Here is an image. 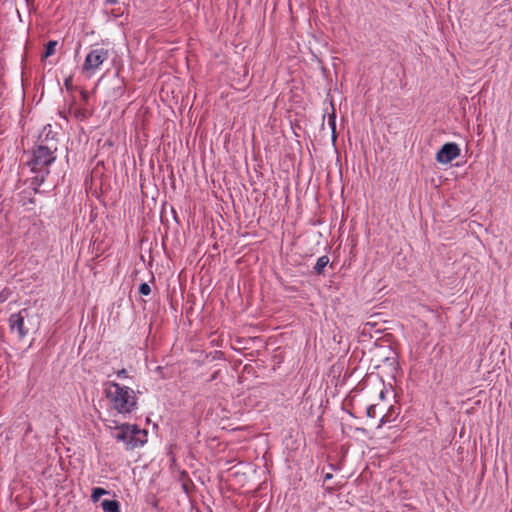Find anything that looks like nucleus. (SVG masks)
<instances>
[{
  "label": "nucleus",
  "mask_w": 512,
  "mask_h": 512,
  "mask_svg": "<svg viewBox=\"0 0 512 512\" xmlns=\"http://www.w3.org/2000/svg\"><path fill=\"white\" fill-rule=\"evenodd\" d=\"M104 392L110 407L119 414H130L137 408L135 391L114 381L104 385Z\"/></svg>",
  "instance_id": "nucleus-1"
},
{
  "label": "nucleus",
  "mask_w": 512,
  "mask_h": 512,
  "mask_svg": "<svg viewBox=\"0 0 512 512\" xmlns=\"http://www.w3.org/2000/svg\"><path fill=\"white\" fill-rule=\"evenodd\" d=\"M113 421L106 424L114 439L123 442L127 449H134L147 442V431L132 424L112 425Z\"/></svg>",
  "instance_id": "nucleus-2"
},
{
  "label": "nucleus",
  "mask_w": 512,
  "mask_h": 512,
  "mask_svg": "<svg viewBox=\"0 0 512 512\" xmlns=\"http://www.w3.org/2000/svg\"><path fill=\"white\" fill-rule=\"evenodd\" d=\"M57 146L54 142L39 144L32 152V158L28 162L33 172L40 173V181L43 182L45 175L49 173L48 166L56 159L55 151Z\"/></svg>",
  "instance_id": "nucleus-3"
},
{
  "label": "nucleus",
  "mask_w": 512,
  "mask_h": 512,
  "mask_svg": "<svg viewBox=\"0 0 512 512\" xmlns=\"http://www.w3.org/2000/svg\"><path fill=\"white\" fill-rule=\"evenodd\" d=\"M108 57L109 52L107 49L102 47L92 49L85 58L82 68L83 73L88 77L93 76Z\"/></svg>",
  "instance_id": "nucleus-4"
},
{
  "label": "nucleus",
  "mask_w": 512,
  "mask_h": 512,
  "mask_svg": "<svg viewBox=\"0 0 512 512\" xmlns=\"http://www.w3.org/2000/svg\"><path fill=\"white\" fill-rule=\"evenodd\" d=\"M460 148L456 143H445L436 154L437 162L448 164L460 155Z\"/></svg>",
  "instance_id": "nucleus-5"
},
{
  "label": "nucleus",
  "mask_w": 512,
  "mask_h": 512,
  "mask_svg": "<svg viewBox=\"0 0 512 512\" xmlns=\"http://www.w3.org/2000/svg\"><path fill=\"white\" fill-rule=\"evenodd\" d=\"M27 315V310L23 309L18 313L12 314L9 318V325L11 330L13 332H17L20 338L25 337L29 332V328L25 326V318Z\"/></svg>",
  "instance_id": "nucleus-6"
},
{
  "label": "nucleus",
  "mask_w": 512,
  "mask_h": 512,
  "mask_svg": "<svg viewBox=\"0 0 512 512\" xmlns=\"http://www.w3.org/2000/svg\"><path fill=\"white\" fill-rule=\"evenodd\" d=\"M101 507L104 512H120V504L116 500H104Z\"/></svg>",
  "instance_id": "nucleus-7"
},
{
  "label": "nucleus",
  "mask_w": 512,
  "mask_h": 512,
  "mask_svg": "<svg viewBox=\"0 0 512 512\" xmlns=\"http://www.w3.org/2000/svg\"><path fill=\"white\" fill-rule=\"evenodd\" d=\"M56 46H57L56 41H49L45 47L44 57L48 58V57L52 56L55 53Z\"/></svg>",
  "instance_id": "nucleus-8"
},
{
  "label": "nucleus",
  "mask_w": 512,
  "mask_h": 512,
  "mask_svg": "<svg viewBox=\"0 0 512 512\" xmlns=\"http://www.w3.org/2000/svg\"><path fill=\"white\" fill-rule=\"evenodd\" d=\"M329 262V258H318V261L314 267L315 271L318 274H321L324 270V268L327 266Z\"/></svg>",
  "instance_id": "nucleus-9"
},
{
  "label": "nucleus",
  "mask_w": 512,
  "mask_h": 512,
  "mask_svg": "<svg viewBox=\"0 0 512 512\" xmlns=\"http://www.w3.org/2000/svg\"><path fill=\"white\" fill-rule=\"evenodd\" d=\"M108 492L103 489V488H100V487H97V488H94L93 491H92V495H91V498L94 502H97L101 496L107 494Z\"/></svg>",
  "instance_id": "nucleus-10"
},
{
  "label": "nucleus",
  "mask_w": 512,
  "mask_h": 512,
  "mask_svg": "<svg viewBox=\"0 0 512 512\" xmlns=\"http://www.w3.org/2000/svg\"><path fill=\"white\" fill-rule=\"evenodd\" d=\"M151 292V288L147 283H142L139 287V293L141 295L147 296Z\"/></svg>",
  "instance_id": "nucleus-11"
},
{
  "label": "nucleus",
  "mask_w": 512,
  "mask_h": 512,
  "mask_svg": "<svg viewBox=\"0 0 512 512\" xmlns=\"http://www.w3.org/2000/svg\"><path fill=\"white\" fill-rule=\"evenodd\" d=\"M329 126L331 127L333 134H335V128H336L335 114H332L329 117ZM333 137L335 138V135H333Z\"/></svg>",
  "instance_id": "nucleus-12"
},
{
  "label": "nucleus",
  "mask_w": 512,
  "mask_h": 512,
  "mask_svg": "<svg viewBox=\"0 0 512 512\" xmlns=\"http://www.w3.org/2000/svg\"><path fill=\"white\" fill-rule=\"evenodd\" d=\"M11 292L8 289H4L0 294V302L5 301L10 296Z\"/></svg>",
  "instance_id": "nucleus-13"
},
{
  "label": "nucleus",
  "mask_w": 512,
  "mask_h": 512,
  "mask_svg": "<svg viewBox=\"0 0 512 512\" xmlns=\"http://www.w3.org/2000/svg\"><path fill=\"white\" fill-rule=\"evenodd\" d=\"M117 376L118 377H128L127 371L125 369H122V370L117 372Z\"/></svg>",
  "instance_id": "nucleus-14"
},
{
  "label": "nucleus",
  "mask_w": 512,
  "mask_h": 512,
  "mask_svg": "<svg viewBox=\"0 0 512 512\" xmlns=\"http://www.w3.org/2000/svg\"><path fill=\"white\" fill-rule=\"evenodd\" d=\"M332 478V474L331 473H327L325 476H324V479L325 480H330Z\"/></svg>",
  "instance_id": "nucleus-15"
},
{
  "label": "nucleus",
  "mask_w": 512,
  "mask_h": 512,
  "mask_svg": "<svg viewBox=\"0 0 512 512\" xmlns=\"http://www.w3.org/2000/svg\"><path fill=\"white\" fill-rule=\"evenodd\" d=\"M106 2H107L108 4H111V5H112V4H115V3L117 2V0H106Z\"/></svg>",
  "instance_id": "nucleus-16"
},
{
  "label": "nucleus",
  "mask_w": 512,
  "mask_h": 512,
  "mask_svg": "<svg viewBox=\"0 0 512 512\" xmlns=\"http://www.w3.org/2000/svg\"><path fill=\"white\" fill-rule=\"evenodd\" d=\"M70 82H71V78L66 79V81H65L66 87H69Z\"/></svg>",
  "instance_id": "nucleus-17"
}]
</instances>
